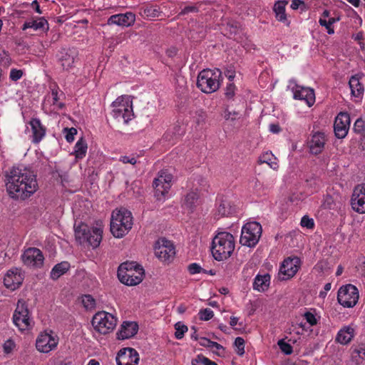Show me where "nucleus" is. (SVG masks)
I'll return each instance as SVG.
<instances>
[{
	"mask_svg": "<svg viewBox=\"0 0 365 365\" xmlns=\"http://www.w3.org/2000/svg\"><path fill=\"white\" fill-rule=\"evenodd\" d=\"M6 182L9 195L15 200L27 199L38 187L36 175L26 168L13 167L6 174Z\"/></svg>",
	"mask_w": 365,
	"mask_h": 365,
	"instance_id": "nucleus-1",
	"label": "nucleus"
},
{
	"mask_svg": "<svg viewBox=\"0 0 365 365\" xmlns=\"http://www.w3.org/2000/svg\"><path fill=\"white\" fill-rule=\"evenodd\" d=\"M235 246V238L231 233L220 232L212 239V255L217 261L225 260L234 252Z\"/></svg>",
	"mask_w": 365,
	"mask_h": 365,
	"instance_id": "nucleus-2",
	"label": "nucleus"
},
{
	"mask_svg": "<svg viewBox=\"0 0 365 365\" xmlns=\"http://www.w3.org/2000/svg\"><path fill=\"white\" fill-rule=\"evenodd\" d=\"M133 216L130 211L121 207L113 211L110 220V232L116 238H122L133 227Z\"/></svg>",
	"mask_w": 365,
	"mask_h": 365,
	"instance_id": "nucleus-3",
	"label": "nucleus"
},
{
	"mask_svg": "<svg viewBox=\"0 0 365 365\" xmlns=\"http://www.w3.org/2000/svg\"><path fill=\"white\" fill-rule=\"evenodd\" d=\"M75 236L80 244L87 243L93 248L99 246L102 240L103 230L101 227H89L83 222L74 226Z\"/></svg>",
	"mask_w": 365,
	"mask_h": 365,
	"instance_id": "nucleus-4",
	"label": "nucleus"
},
{
	"mask_svg": "<svg viewBox=\"0 0 365 365\" xmlns=\"http://www.w3.org/2000/svg\"><path fill=\"white\" fill-rule=\"evenodd\" d=\"M220 74L219 70L214 72L210 69H205L200 72L197 79V86L203 93H212L220 87L218 77Z\"/></svg>",
	"mask_w": 365,
	"mask_h": 365,
	"instance_id": "nucleus-5",
	"label": "nucleus"
},
{
	"mask_svg": "<svg viewBox=\"0 0 365 365\" xmlns=\"http://www.w3.org/2000/svg\"><path fill=\"white\" fill-rule=\"evenodd\" d=\"M262 228L257 222L246 223L242 229L240 242L243 246L254 247L259 240L262 235Z\"/></svg>",
	"mask_w": 365,
	"mask_h": 365,
	"instance_id": "nucleus-6",
	"label": "nucleus"
},
{
	"mask_svg": "<svg viewBox=\"0 0 365 365\" xmlns=\"http://www.w3.org/2000/svg\"><path fill=\"white\" fill-rule=\"evenodd\" d=\"M91 323L97 331L102 334H106L114 329L117 324V319L108 312H99L93 316Z\"/></svg>",
	"mask_w": 365,
	"mask_h": 365,
	"instance_id": "nucleus-7",
	"label": "nucleus"
},
{
	"mask_svg": "<svg viewBox=\"0 0 365 365\" xmlns=\"http://www.w3.org/2000/svg\"><path fill=\"white\" fill-rule=\"evenodd\" d=\"M359 291L351 284L341 287L337 293V301L344 307H354L359 300Z\"/></svg>",
	"mask_w": 365,
	"mask_h": 365,
	"instance_id": "nucleus-8",
	"label": "nucleus"
},
{
	"mask_svg": "<svg viewBox=\"0 0 365 365\" xmlns=\"http://www.w3.org/2000/svg\"><path fill=\"white\" fill-rule=\"evenodd\" d=\"M155 256L163 262H170L175 255V249L173 243L162 237L158 239L154 246Z\"/></svg>",
	"mask_w": 365,
	"mask_h": 365,
	"instance_id": "nucleus-9",
	"label": "nucleus"
},
{
	"mask_svg": "<svg viewBox=\"0 0 365 365\" xmlns=\"http://www.w3.org/2000/svg\"><path fill=\"white\" fill-rule=\"evenodd\" d=\"M125 97L121 96L118 98L113 103V106L115 108L113 110V116L118 120L123 119L125 123H128L133 116L132 106L129 105L128 100L123 103Z\"/></svg>",
	"mask_w": 365,
	"mask_h": 365,
	"instance_id": "nucleus-10",
	"label": "nucleus"
},
{
	"mask_svg": "<svg viewBox=\"0 0 365 365\" xmlns=\"http://www.w3.org/2000/svg\"><path fill=\"white\" fill-rule=\"evenodd\" d=\"M301 260L297 257L285 259L279 269V278L280 280H287L292 278L300 267Z\"/></svg>",
	"mask_w": 365,
	"mask_h": 365,
	"instance_id": "nucleus-11",
	"label": "nucleus"
},
{
	"mask_svg": "<svg viewBox=\"0 0 365 365\" xmlns=\"http://www.w3.org/2000/svg\"><path fill=\"white\" fill-rule=\"evenodd\" d=\"M29 314V311L26 302L22 299L19 300L13 316V321L19 329L24 330L30 325Z\"/></svg>",
	"mask_w": 365,
	"mask_h": 365,
	"instance_id": "nucleus-12",
	"label": "nucleus"
},
{
	"mask_svg": "<svg viewBox=\"0 0 365 365\" xmlns=\"http://www.w3.org/2000/svg\"><path fill=\"white\" fill-rule=\"evenodd\" d=\"M352 209L360 214L365 213V183L356 185L351 198Z\"/></svg>",
	"mask_w": 365,
	"mask_h": 365,
	"instance_id": "nucleus-13",
	"label": "nucleus"
},
{
	"mask_svg": "<svg viewBox=\"0 0 365 365\" xmlns=\"http://www.w3.org/2000/svg\"><path fill=\"white\" fill-rule=\"evenodd\" d=\"M24 264L29 267H40L43 264L42 252L36 247L27 249L21 256Z\"/></svg>",
	"mask_w": 365,
	"mask_h": 365,
	"instance_id": "nucleus-14",
	"label": "nucleus"
},
{
	"mask_svg": "<svg viewBox=\"0 0 365 365\" xmlns=\"http://www.w3.org/2000/svg\"><path fill=\"white\" fill-rule=\"evenodd\" d=\"M350 125V116L348 113L340 112L335 118L334 130L337 138L346 137Z\"/></svg>",
	"mask_w": 365,
	"mask_h": 365,
	"instance_id": "nucleus-15",
	"label": "nucleus"
},
{
	"mask_svg": "<svg viewBox=\"0 0 365 365\" xmlns=\"http://www.w3.org/2000/svg\"><path fill=\"white\" fill-rule=\"evenodd\" d=\"M57 344L58 339L46 332L40 334L36 341L37 350L42 353H48L55 349Z\"/></svg>",
	"mask_w": 365,
	"mask_h": 365,
	"instance_id": "nucleus-16",
	"label": "nucleus"
},
{
	"mask_svg": "<svg viewBox=\"0 0 365 365\" xmlns=\"http://www.w3.org/2000/svg\"><path fill=\"white\" fill-rule=\"evenodd\" d=\"M145 272L143 267L137 268L133 272H123L118 275L120 282L128 286H135L139 284L143 279Z\"/></svg>",
	"mask_w": 365,
	"mask_h": 365,
	"instance_id": "nucleus-17",
	"label": "nucleus"
},
{
	"mask_svg": "<svg viewBox=\"0 0 365 365\" xmlns=\"http://www.w3.org/2000/svg\"><path fill=\"white\" fill-rule=\"evenodd\" d=\"M138 352L133 348L120 349L116 357L118 365H136L139 360Z\"/></svg>",
	"mask_w": 365,
	"mask_h": 365,
	"instance_id": "nucleus-18",
	"label": "nucleus"
},
{
	"mask_svg": "<svg viewBox=\"0 0 365 365\" xmlns=\"http://www.w3.org/2000/svg\"><path fill=\"white\" fill-rule=\"evenodd\" d=\"M24 275L19 268H13L7 272L4 279V284L6 288L11 290L18 289L22 284Z\"/></svg>",
	"mask_w": 365,
	"mask_h": 365,
	"instance_id": "nucleus-19",
	"label": "nucleus"
},
{
	"mask_svg": "<svg viewBox=\"0 0 365 365\" xmlns=\"http://www.w3.org/2000/svg\"><path fill=\"white\" fill-rule=\"evenodd\" d=\"M32 131V142L38 143L45 136L46 128L37 118H32L29 122Z\"/></svg>",
	"mask_w": 365,
	"mask_h": 365,
	"instance_id": "nucleus-20",
	"label": "nucleus"
},
{
	"mask_svg": "<svg viewBox=\"0 0 365 365\" xmlns=\"http://www.w3.org/2000/svg\"><path fill=\"white\" fill-rule=\"evenodd\" d=\"M325 142L324 133L316 132L312 135L311 140L308 143L310 152L314 155L321 153L324 148Z\"/></svg>",
	"mask_w": 365,
	"mask_h": 365,
	"instance_id": "nucleus-21",
	"label": "nucleus"
},
{
	"mask_svg": "<svg viewBox=\"0 0 365 365\" xmlns=\"http://www.w3.org/2000/svg\"><path fill=\"white\" fill-rule=\"evenodd\" d=\"M135 16L131 12L119 14L111 16L108 19V24H117L118 26H129L135 22Z\"/></svg>",
	"mask_w": 365,
	"mask_h": 365,
	"instance_id": "nucleus-22",
	"label": "nucleus"
},
{
	"mask_svg": "<svg viewBox=\"0 0 365 365\" xmlns=\"http://www.w3.org/2000/svg\"><path fill=\"white\" fill-rule=\"evenodd\" d=\"M294 98L295 99L304 100L309 107L315 101V95L313 89L299 86H296V88L294 91Z\"/></svg>",
	"mask_w": 365,
	"mask_h": 365,
	"instance_id": "nucleus-23",
	"label": "nucleus"
},
{
	"mask_svg": "<svg viewBox=\"0 0 365 365\" xmlns=\"http://www.w3.org/2000/svg\"><path fill=\"white\" fill-rule=\"evenodd\" d=\"M138 331V324L135 322H124L118 332V339H125L134 336Z\"/></svg>",
	"mask_w": 365,
	"mask_h": 365,
	"instance_id": "nucleus-24",
	"label": "nucleus"
},
{
	"mask_svg": "<svg viewBox=\"0 0 365 365\" xmlns=\"http://www.w3.org/2000/svg\"><path fill=\"white\" fill-rule=\"evenodd\" d=\"M354 329L349 327H344L337 334L336 341L341 344H349L354 337Z\"/></svg>",
	"mask_w": 365,
	"mask_h": 365,
	"instance_id": "nucleus-25",
	"label": "nucleus"
},
{
	"mask_svg": "<svg viewBox=\"0 0 365 365\" xmlns=\"http://www.w3.org/2000/svg\"><path fill=\"white\" fill-rule=\"evenodd\" d=\"M288 4L287 1H277L274 3L273 11L276 19L281 22H287V14L285 13V6Z\"/></svg>",
	"mask_w": 365,
	"mask_h": 365,
	"instance_id": "nucleus-26",
	"label": "nucleus"
},
{
	"mask_svg": "<svg viewBox=\"0 0 365 365\" xmlns=\"http://www.w3.org/2000/svg\"><path fill=\"white\" fill-rule=\"evenodd\" d=\"M270 276L268 274L257 275L253 282V288L259 292H264L269 287Z\"/></svg>",
	"mask_w": 365,
	"mask_h": 365,
	"instance_id": "nucleus-27",
	"label": "nucleus"
},
{
	"mask_svg": "<svg viewBox=\"0 0 365 365\" xmlns=\"http://www.w3.org/2000/svg\"><path fill=\"white\" fill-rule=\"evenodd\" d=\"M70 264L63 261L56 264L51 272V278L56 280L70 269Z\"/></svg>",
	"mask_w": 365,
	"mask_h": 365,
	"instance_id": "nucleus-28",
	"label": "nucleus"
},
{
	"mask_svg": "<svg viewBox=\"0 0 365 365\" xmlns=\"http://www.w3.org/2000/svg\"><path fill=\"white\" fill-rule=\"evenodd\" d=\"M29 28H32L34 30L42 29L43 31H47L48 30V24L44 18H40L38 21L33 20L25 22L23 25L22 29L26 30Z\"/></svg>",
	"mask_w": 365,
	"mask_h": 365,
	"instance_id": "nucleus-29",
	"label": "nucleus"
},
{
	"mask_svg": "<svg viewBox=\"0 0 365 365\" xmlns=\"http://www.w3.org/2000/svg\"><path fill=\"white\" fill-rule=\"evenodd\" d=\"M351 94L357 98L361 97L364 93V86L356 76H351L349 81Z\"/></svg>",
	"mask_w": 365,
	"mask_h": 365,
	"instance_id": "nucleus-30",
	"label": "nucleus"
},
{
	"mask_svg": "<svg viewBox=\"0 0 365 365\" xmlns=\"http://www.w3.org/2000/svg\"><path fill=\"white\" fill-rule=\"evenodd\" d=\"M351 358L353 361L357 364L362 363L364 361H365V344H361L357 346L353 347Z\"/></svg>",
	"mask_w": 365,
	"mask_h": 365,
	"instance_id": "nucleus-31",
	"label": "nucleus"
},
{
	"mask_svg": "<svg viewBox=\"0 0 365 365\" xmlns=\"http://www.w3.org/2000/svg\"><path fill=\"white\" fill-rule=\"evenodd\" d=\"M172 175L166 173L165 171H161L157 178L155 179V184L156 187L160 185L161 182H164L165 188L164 191H168L170 188V182L172 181Z\"/></svg>",
	"mask_w": 365,
	"mask_h": 365,
	"instance_id": "nucleus-32",
	"label": "nucleus"
},
{
	"mask_svg": "<svg viewBox=\"0 0 365 365\" xmlns=\"http://www.w3.org/2000/svg\"><path fill=\"white\" fill-rule=\"evenodd\" d=\"M232 211L233 208L230 202L227 200L221 199L217 207V214L220 217H225L232 214Z\"/></svg>",
	"mask_w": 365,
	"mask_h": 365,
	"instance_id": "nucleus-33",
	"label": "nucleus"
},
{
	"mask_svg": "<svg viewBox=\"0 0 365 365\" xmlns=\"http://www.w3.org/2000/svg\"><path fill=\"white\" fill-rule=\"evenodd\" d=\"M87 143L86 140H83V138H81L78 142L76 143L75 145V156L76 159H82L86 156V152H87Z\"/></svg>",
	"mask_w": 365,
	"mask_h": 365,
	"instance_id": "nucleus-34",
	"label": "nucleus"
},
{
	"mask_svg": "<svg viewBox=\"0 0 365 365\" xmlns=\"http://www.w3.org/2000/svg\"><path fill=\"white\" fill-rule=\"evenodd\" d=\"M142 267L140 265L138 264L135 262H125L118 267V275H120V274L123 272H128V270L130 272H133L134 270L137 269V268Z\"/></svg>",
	"mask_w": 365,
	"mask_h": 365,
	"instance_id": "nucleus-35",
	"label": "nucleus"
},
{
	"mask_svg": "<svg viewBox=\"0 0 365 365\" xmlns=\"http://www.w3.org/2000/svg\"><path fill=\"white\" fill-rule=\"evenodd\" d=\"M61 56L59 60L61 63V66L63 69L68 70L73 66L74 63V58L67 52H61Z\"/></svg>",
	"mask_w": 365,
	"mask_h": 365,
	"instance_id": "nucleus-36",
	"label": "nucleus"
},
{
	"mask_svg": "<svg viewBox=\"0 0 365 365\" xmlns=\"http://www.w3.org/2000/svg\"><path fill=\"white\" fill-rule=\"evenodd\" d=\"M200 344L204 347L207 348H215L217 350L222 349V351H225V348L220 344L215 341H212L210 339H208L206 337H201L200 341Z\"/></svg>",
	"mask_w": 365,
	"mask_h": 365,
	"instance_id": "nucleus-37",
	"label": "nucleus"
},
{
	"mask_svg": "<svg viewBox=\"0 0 365 365\" xmlns=\"http://www.w3.org/2000/svg\"><path fill=\"white\" fill-rule=\"evenodd\" d=\"M175 329L176 330L175 336L178 339H181L183 338L185 333L188 330L187 327L180 322H178L175 324Z\"/></svg>",
	"mask_w": 365,
	"mask_h": 365,
	"instance_id": "nucleus-38",
	"label": "nucleus"
},
{
	"mask_svg": "<svg viewBox=\"0 0 365 365\" xmlns=\"http://www.w3.org/2000/svg\"><path fill=\"white\" fill-rule=\"evenodd\" d=\"M199 197V195L195 192H190L187 194L185 196V205L189 207L192 208L193 206H195V202H197V199Z\"/></svg>",
	"mask_w": 365,
	"mask_h": 365,
	"instance_id": "nucleus-39",
	"label": "nucleus"
},
{
	"mask_svg": "<svg viewBox=\"0 0 365 365\" xmlns=\"http://www.w3.org/2000/svg\"><path fill=\"white\" fill-rule=\"evenodd\" d=\"M196 364H202L204 365H217V363L210 360L202 354L197 355L195 359L192 360V365H195Z\"/></svg>",
	"mask_w": 365,
	"mask_h": 365,
	"instance_id": "nucleus-40",
	"label": "nucleus"
},
{
	"mask_svg": "<svg viewBox=\"0 0 365 365\" xmlns=\"http://www.w3.org/2000/svg\"><path fill=\"white\" fill-rule=\"evenodd\" d=\"M354 131L356 133L361 134L363 136H365V122L362 118H358L353 128Z\"/></svg>",
	"mask_w": 365,
	"mask_h": 365,
	"instance_id": "nucleus-41",
	"label": "nucleus"
},
{
	"mask_svg": "<svg viewBox=\"0 0 365 365\" xmlns=\"http://www.w3.org/2000/svg\"><path fill=\"white\" fill-rule=\"evenodd\" d=\"M277 344H278L279 349H281V351L286 355H290L291 354H292V352H293L292 346L289 344L285 342L284 341V339L279 340Z\"/></svg>",
	"mask_w": 365,
	"mask_h": 365,
	"instance_id": "nucleus-42",
	"label": "nucleus"
},
{
	"mask_svg": "<svg viewBox=\"0 0 365 365\" xmlns=\"http://www.w3.org/2000/svg\"><path fill=\"white\" fill-rule=\"evenodd\" d=\"M198 314L200 319L202 321H208L214 316L213 312L208 308L200 309Z\"/></svg>",
	"mask_w": 365,
	"mask_h": 365,
	"instance_id": "nucleus-43",
	"label": "nucleus"
},
{
	"mask_svg": "<svg viewBox=\"0 0 365 365\" xmlns=\"http://www.w3.org/2000/svg\"><path fill=\"white\" fill-rule=\"evenodd\" d=\"M153 187L155 189V196L160 200L161 197H164L165 194L168 192V191H164V182H161L160 185H158V187H156V184H155V180L153 183Z\"/></svg>",
	"mask_w": 365,
	"mask_h": 365,
	"instance_id": "nucleus-44",
	"label": "nucleus"
},
{
	"mask_svg": "<svg viewBox=\"0 0 365 365\" xmlns=\"http://www.w3.org/2000/svg\"><path fill=\"white\" fill-rule=\"evenodd\" d=\"M235 346L237 348V354L242 356L245 354V340L242 337H237L235 340Z\"/></svg>",
	"mask_w": 365,
	"mask_h": 365,
	"instance_id": "nucleus-45",
	"label": "nucleus"
},
{
	"mask_svg": "<svg viewBox=\"0 0 365 365\" xmlns=\"http://www.w3.org/2000/svg\"><path fill=\"white\" fill-rule=\"evenodd\" d=\"M82 303L86 309H91L96 305L95 299L90 294H86L83 297Z\"/></svg>",
	"mask_w": 365,
	"mask_h": 365,
	"instance_id": "nucleus-46",
	"label": "nucleus"
},
{
	"mask_svg": "<svg viewBox=\"0 0 365 365\" xmlns=\"http://www.w3.org/2000/svg\"><path fill=\"white\" fill-rule=\"evenodd\" d=\"M187 269L191 274H195L200 272H207V270L202 268L197 263H192L188 265Z\"/></svg>",
	"mask_w": 365,
	"mask_h": 365,
	"instance_id": "nucleus-47",
	"label": "nucleus"
},
{
	"mask_svg": "<svg viewBox=\"0 0 365 365\" xmlns=\"http://www.w3.org/2000/svg\"><path fill=\"white\" fill-rule=\"evenodd\" d=\"M66 133V139L68 143H71L74 140V135L77 134V130L75 128H66L63 130Z\"/></svg>",
	"mask_w": 365,
	"mask_h": 365,
	"instance_id": "nucleus-48",
	"label": "nucleus"
},
{
	"mask_svg": "<svg viewBox=\"0 0 365 365\" xmlns=\"http://www.w3.org/2000/svg\"><path fill=\"white\" fill-rule=\"evenodd\" d=\"M23 73L22 70L12 68L10 71V78L13 81H17L22 77Z\"/></svg>",
	"mask_w": 365,
	"mask_h": 365,
	"instance_id": "nucleus-49",
	"label": "nucleus"
},
{
	"mask_svg": "<svg viewBox=\"0 0 365 365\" xmlns=\"http://www.w3.org/2000/svg\"><path fill=\"white\" fill-rule=\"evenodd\" d=\"M304 317L307 322L311 325L314 326L317 324L318 321L314 314L310 312H307L304 314Z\"/></svg>",
	"mask_w": 365,
	"mask_h": 365,
	"instance_id": "nucleus-50",
	"label": "nucleus"
},
{
	"mask_svg": "<svg viewBox=\"0 0 365 365\" xmlns=\"http://www.w3.org/2000/svg\"><path fill=\"white\" fill-rule=\"evenodd\" d=\"M301 225L309 229L313 228L314 226V220L305 215L302 218Z\"/></svg>",
	"mask_w": 365,
	"mask_h": 365,
	"instance_id": "nucleus-51",
	"label": "nucleus"
},
{
	"mask_svg": "<svg viewBox=\"0 0 365 365\" xmlns=\"http://www.w3.org/2000/svg\"><path fill=\"white\" fill-rule=\"evenodd\" d=\"M199 11L198 7L196 6H187L181 10L179 16L185 15L189 13H197Z\"/></svg>",
	"mask_w": 365,
	"mask_h": 365,
	"instance_id": "nucleus-52",
	"label": "nucleus"
},
{
	"mask_svg": "<svg viewBox=\"0 0 365 365\" xmlns=\"http://www.w3.org/2000/svg\"><path fill=\"white\" fill-rule=\"evenodd\" d=\"M235 86L234 83H229L225 90V96L227 98H232L235 96Z\"/></svg>",
	"mask_w": 365,
	"mask_h": 365,
	"instance_id": "nucleus-53",
	"label": "nucleus"
},
{
	"mask_svg": "<svg viewBox=\"0 0 365 365\" xmlns=\"http://www.w3.org/2000/svg\"><path fill=\"white\" fill-rule=\"evenodd\" d=\"M15 344L14 343V341L11 339H9L7 340L4 344V351L5 353L6 354H9L10 353L14 347Z\"/></svg>",
	"mask_w": 365,
	"mask_h": 365,
	"instance_id": "nucleus-54",
	"label": "nucleus"
},
{
	"mask_svg": "<svg viewBox=\"0 0 365 365\" xmlns=\"http://www.w3.org/2000/svg\"><path fill=\"white\" fill-rule=\"evenodd\" d=\"M239 115V113L238 112H236V111H233V112H231L228 110H226L225 112V118L226 120H229L230 119L231 120H236L237 118V116Z\"/></svg>",
	"mask_w": 365,
	"mask_h": 365,
	"instance_id": "nucleus-55",
	"label": "nucleus"
},
{
	"mask_svg": "<svg viewBox=\"0 0 365 365\" xmlns=\"http://www.w3.org/2000/svg\"><path fill=\"white\" fill-rule=\"evenodd\" d=\"M120 161L125 164L130 163L131 165H135L137 163L135 158H130L129 156H121L120 158Z\"/></svg>",
	"mask_w": 365,
	"mask_h": 365,
	"instance_id": "nucleus-56",
	"label": "nucleus"
},
{
	"mask_svg": "<svg viewBox=\"0 0 365 365\" xmlns=\"http://www.w3.org/2000/svg\"><path fill=\"white\" fill-rule=\"evenodd\" d=\"M300 6H302L304 7V9H305V3L304 1H302V0H292V4H291V8L294 10L295 9H297L298 8H299Z\"/></svg>",
	"mask_w": 365,
	"mask_h": 365,
	"instance_id": "nucleus-57",
	"label": "nucleus"
},
{
	"mask_svg": "<svg viewBox=\"0 0 365 365\" xmlns=\"http://www.w3.org/2000/svg\"><path fill=\"white\" fill-rule=\"evenodd\" d=\"M269 130L273 133H279L281 131V128L279 124H270Z\"/></svg>",
	"mask_w": 365,
	"mask_h": 365,
	"instance_id": "nucleus-58",
	"label": "nucleus"
},
{
	"mask_svg": "<svg viewBox=\"0 0 365 365\" xmlns=\"http://www.w3.org/2000/svg\"><path fill=\"white\" fill-rule=\"evenodd\" d=\"M270 154L269 153H265L264 154L262 157H260L259 158V161L261 163H266L269 165H270V163H269V160H270Z\"/></svg>",
	"mask_w": 365,
	"mask_h": 365,
	"instance_id": "nucleus-59",
	"label": "nucleus"
},
{
	"mask_svg": "<svg viewBox=\"0 0 365 365\" xmlns=\"http://www.w3.org/2000/svg\"><path fill=\"white\" fill-rule=\"evenodd\" d=\"M31 6L37 13H38V14L42 13L41 10L40 9V6H39V4H38L37 0H34L32 2Z\"/></svg>",
	"mask_w": 365,
	"mask_h": 365,
	"instance_id": "nucleus-60",
	"label": "nucleus"
},
{
	"mask_svg": "<svg viewBox=\"0 0 365 365\" xmlns=\"http://www.w3.org/2000/svg\"><path fill=\"white\" fill-rule=\"evenodd\" d=\"M319 23L322 26H324L326 29L331 26V24H329L328 21L322 18L319 19Z\"/></svg>",
	"mask_w": 365,
	"mask_h": 365,
	"instance_id": "nucleus-61",
	"label": "nucleus"
},
{
	"mask_svg": "<svg viewBox=\"0 0 365 365\" xmlns=\"http://www.w3.org/2000/svg\"><path fill=\"white\" fill-rule=\"evenodd\" d=\"M52 96H53V104H56L58 101V92L56 90H52Z\"/></svg>",
	"mask_w": 365,
	"mask_h": 365,
	"instance_id": "nucleus-62",
	"label": "nucleus"
},
{
	"mask_svg": "<svg viewBox=\"0 0 365 365\" xmlns=\"http://www.w3.org/2000/svg\"><path fill=\"white\" fill-rule=\"evenodd\" d=\"M191 329L193 330V333L191 335V338L193 339L195 341L197 340L198 339V335L197 334V328L193 326V327H191Z\"/></svg>",
	"mask_w": 365,
	"mask_h": 365,
	"instance_id": "nucleus-63",
	"label": "nucleus"
},
{
	"mask_svg": "<svg viewBox=\"0 0 365 365\" xmlns=\"http://www.w3.org/2000/svg\"><path fill=\"white\" fill-rule=\"evenodd\" d=\"M237 322H238V318L237 317H230V324L231 327H235L237 324Z\"/></svg>",
	"mask_w": 365,
	"mask_h": 365,
	"instance_id": "nucleus-64",
	"label": "nucleus"
}]
</instances>
